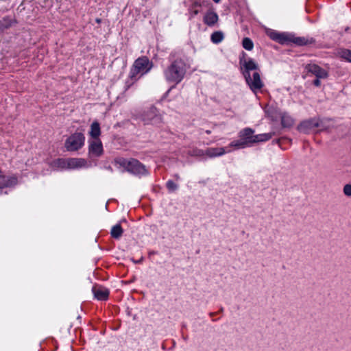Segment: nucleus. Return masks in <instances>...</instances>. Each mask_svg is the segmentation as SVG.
Instances as JSON below:
<instances>
[{
	"instance_id": "f257e3e1",
	"label": "nucleus",
	"mask_w": 351,
	"mask_h": 351,
	"mask_svg": "<svg viewBox=\"0 0 351 351\" xmlns=\"http://www.w3.org/2000/svg\"><path fill=\"white\" fill-rule=\"evenodd\" d=\"M173 53L170 54L171 64L164 70V75L167 82L177 84L184 79L187 67L182 58L173 59Z\"/></svg>"
},
{
	"instance_id": "f03ea898",
	"label": "nucleus",
	"mask_w": 351,
	"mask_h": 351,
	"mask_svg": "<svg viewBox=\"0 0 351 351\" xmlns=\"http://www.w3.org/2000/svg\"><path fill=\"white\" fill-rule=\"evenodd\" d=\"M239 140L233 141L229 146L234 147L236 149H243L252 145L254 143L263 141V134L255 135L254 131L250 128L241 130L239 133Z\"/></svg>"
},
{
	"instance_id": "7ed1b4c3",
	"label": "nucleus",
	"mask_w": 351,
	"mask_h": 351,
	"mask_svg": "<svg viewBox=\"0 0 351 351\" xmlns=\"http://www.w3.org/2000/svg\"><path fill=\"white\" fill-rule=\"evenodd\" d=\"M114 162L120 167L125 168L127 171L134 175L142 176L148 174V171L145 166L136 159L117 158L114 160Z\"/></svg>"
},
{
	"instance_id": "20e7f679",
	"label": "nucleus",
	"mask_w": 351,
	"mask_h": 351,
	"mask_svg": "<svg viewBox=\"0 0 351 351\" xmlns=\"http://www.w3.org/2000/svg\"><path fill=\"white\" fill-rule=\"evenodd\" d=\"M267 117L272 121L278 125V119L281 120V127L282 128H289L292 127L295 123L294 119L287 112H278L276 108L272 106L268 109H265Z\"/></svg>"
},
{
	"instance_id": "39448f33",
	"label": "nucleus",
	"mask_w": 351,
	"mask_h": 351,
	"mask_svg": "<svg viewBox=\"0 0 351 351\" xmlns=\"http://www.w3.org/2000/svg\"><path fill=\"white\" fill-rule=\"evenodd\" d=\"M152 67V63L146 56L136 59L131 69L130 77L132 80H136V77L139 73L142 74L147 73Z\"/></svg>"
},
{
	"instance_id": "423d86ee",
	"label": "nucleus",
	"mask_w": 351,
	"mask_h": 351,
	"mask_svg": "<svg viewBox=\"0 0 351 351\" xmlns=\"http://www.w3.org/2000/svg\"><path fill=\"white\" fill-rule=\"evenodd\" d=\"M84 140L85 137L82 133H74L66 140L65 147L68 151H77L84 145Z\"/></svg>"
},
{
	"instance_id": "0eeeda50",
	"label": "nucleus",
	"mask_w": 351,
	"mask_h": 351,
	"mask_svg": "<svg viewBox=\"0 0 351 351\" xmlns=\"http://www.w3.org/2000/svg\"><path fill=\"white\" fill-rule=\"evenodd\" d=\"M246 54L243 52L242 56L239 58V64L243 75L245 80H250V71L257 70L258 64L251 58L245 59Z\"/></svg>"
},
{
	"instance_id": "6e6552de",
	"label": "nucleus",
	"mask_w": 351,
	"mask_h": 351,
	"mask_svg": "<svg viewBox=\"0 0 351 351\" xmlns=\"http://www.w3.org/2000/svg\"><path fill=\"white\" fill-rule=\"evenodd\" d=\"M142 120L145 124L158 125L162 123L161 115L158 114L156 107L152 106L142 115Z\"/></svg>"
},
{
	"instance_id": "1a4fd4ad",
	"label": "nucleus",
	"mask_w": 351,
	"mask_h": 351,
	"mask_svg": "<svg viewBox=\"0 0 351 351\" xmlns=\"http://www.w3.org/2000/svg\"><path fill=\"white\" fill-rule=\"evenodd\" d=\"M320 126V121L317 118L304 120L300 123L297 130L302 133L308 134L313 129Z\"/></svg>"
},
{
	"instance_id": "9d476101",
	"label": "nucleus",
	"mask_w": 351,
	"mask_h": 351,
	"mask_svg": "<svg viewBox=\"0 0 351 351\" xmlns=\"http://www.w3.org/2000/svg\"><path fill=\"white\" fill-rule=\"evenodd\" d=\"M103 146L99 139H95L89 141L88 157L90 158H97L103 154Z\"/></svg>"
},
{
	"instance_id": "9b49d317",
	"label": "nucleus",
	"mask_w": 351,
	"mask_h": 351,
	"mask_svg": "<svg viewBox=\"0 0 351 351\" xmlns=\"http://www.w3.org/2000/svg\"><path fill=\"white\" fill-rule=\"evenodd\" d=\"M305 69L308 72L315 75L317 78H326L328 76V73L317 64H308Z\"/></svg>"
},
{
	"instance_id": "f8f14e48",
	"label": "nucleus",
	"mask_w": 351,
	"mask_h": 351,
	"mask_svg": "<svg viewBox=\"0 0 351 351\" xmlns=\"http://www.w3.org/2000/svg\"><path fill=\"white\" fill-rule=\"evenodd\" d=\"M266 33L272 40L282 45L287 44V40L289 39V34L278 33L271 30H267Z\"/></svg>"
},
{
	"instance_id": "ddd939ff",
	"label": "nucleus",
	"mask_w": 351,
	"mask_h": 351,
	"mask_svg": "<svg viewBox=\"0 0 351 351\" xmlns=\"http://www.w3.org/2000/svg\"><path fill=\"white\" fill-rule=\"evenodd\" d=\"M92 291L95 298L99 300H106L108 298L109 291L104 287L93 286Z\"/></svg>"
},
{
	"instance_id": "4468645a",
	"label": "nucleus",
	"mask_w": 351,
	"mask_h": 351,
	"mask_svg": "<svg viewBox=\"0 0 351 351\" xmlns=\"http://www.w3.org/2000/svg\"><path fill=\"white\" fill-rule=\"evenodd\" d=\"M245 81L254 92L262 87L261 77L257 72L253 73V79L250 77V80H245Z\"/></svg>"
},
{
	"instance_id": "2eb2a0df",
	"label": "nucleus",
	"mask_w": 351,
	"mask_h": 351,
	"mask_svg": "<svg viewBox=\"0 0 351 351\" xmlns=\"http://www.w3.org/2000/svg\"><path fill=\"white\" fill-rule=\"evenodd\" d=\"M68 169H77L87 166V162L84 158H68Z\"/></svg>"
},
{
	"instance_id": "dca6fc26",
	"label": "nucleus",
	"mask_w": 351,
	"mask_h": 351,
	"mask_svg": "<svg viewBox=\"0 0 351 351\" xmlns=\"http://www.w3.org/2000/svg\"><path fill=\"white\" fill-rule=\"evenodd\" d=\"M17 184V178L14 176L5 177L0 174V189L10 187Z\"/></svg>"
},
{
	"instance_id": "f3484780",
	"label": "nucleus",
	"mask_w": 351,
	"mask_h": 351,
	"mask_svg": "<svg viewBox=\"0 0 351 351\" xmlns=\"http://www.w3.org/2000/svg\"><path fill=\"white\" fill-rule=\"evenodd\" d=\"M226 152V151L225 150L224 147H210L205 150V156H207L210 158H213L222 156Z\"/></svg>"
},
{
	"instance_id": "a211bd4d",
	"label": "nucleus",
	"mask_w": 351,
	"mask_h": 351,
	"mask_svg": "<svg viewBox=\"0 0 351 351\" xmlns=\"http://www.w3.org/2000/svg\"><path fill=\"white\" fill-rule=\"evenodd\" d=\"M218 21V15L214 12H208L204 17V22L208 26L214 25Z\"/></svg>"
},
{
	"instance_id": "6ab92c4d",
	"label": "nucleus",
	"mask_w": 351,
	"mask_h": 351,
	"mask_svg": "<svg viewBox=\"0 0 351 351\" xmlns=\"http://www.w3.org/2000/svg\"><path fill=\"white\" fill-rule=\"evenodd\" d=\"M15 19L10 16H5L0 20V31H4L10 28L14 23H16Z\"/></svg>"
},
{
	"instance_id": "aec40b11",
	"label": "nucleus",
	"mask_w": 351,
	"mask_h": 351,
	"mask_svg": "<svg viewBox=\"0 0 351 351\" xmlns=\"http://www.w3.org/2000/svg\"><path fill=\"white\" fill-rule=\"evenodd\" d=\"M101 134L100 125L97 121H94L90 125V130L89 134L90 136L95 139H99V136Z\"/></svg>"
},
{
	"instance_id": "412c9836",
	"label": "nucleus",
	"mask_w": 351,
	"mask_h": 351,
	"mask_svg": "<svg viewBox=\"0 0 351 351\" xmlns=\"http://www.w3.org/2000/svg\"><path fill=\"white\" fill-rule=\"evenodd\" d=\"M291 43L302 46L306 44V40L304 38L295 37L293 35L289 34V39L287 40V44H289Z\"/></svg>"
},
{
	"instance_id": "4be33fe9",
	"label": "nucleus",
	"mask_w": 351,
	"mask_h": 351,
	"mask_svg": "<svg viewBox=\"0 0 351 351\" xmlns=\"http://www.w3.org/2000/svg\"><path fill=\"white\" fill-rule=\"evenodd\" d=\"M123 232V228L120 224L114 226L111 229V236L114 239H119Z\"/></svg>"
},
{
	"instance_id": "5701e85b",
	"label": "nucleus",
	"mask_w": 351,
	"mask_h": 351,
	"mask_svg": "<svg viewBox=\"0 0 351 351\" xmlns=\"http://www.w3.org/2000/svg\"><path fill=\"white\" fill-rule=\"evenodd\" d=\"M224 38V35L222 32L217 31L211 34V41L213 43L218 44L221 43Z\"/></svg>"
},
{
	"instance_id": "b1692460",
	"label": "nucleus",
	"mask_w": 351,
	"mask_h": 351,
	"mask_svg": "<svg viewBox=\"0 0 351 351\" xmlns=\"http://www.w3.org/2000/svg\"><path fill=\"white\" fill-rule=\"evenodd\" d=\"M68 159L58 158L52 162L53 167L61 169L68 168Z\"/></svg>"
},
{
	"instance_id": "393cba45",
	"label": "nucleus",
	"mask_w": 351,
	"mask_h": 351,
	"mask_svg": "<svg viewBox=\"0 0 351 351\" xmlns=\"http://www.w3.org/2000/svg\"><path fill=\"white\" fill-rule=\"evenodd\" d=\"M338 55L340 58L349 62H351V50L347 49H341L338 51Z\"/></svg>"
},
{
	"instance_id": "a878e982",
	"label": "nucleus",
	"mask_w": 351,
	"mask_h": 351,
	"mask_svg": "<svg viewBox=\"0 0 351 351\" xmlns=\"http://www.w3.org/2000/svg\"><path fill=\"white\" fill-rule=\"evenodd\" d=\"M187 154L191 156L204 157L205 156V151L195 147L189 150Z\"/></svg>"
},
{
	"instance_id": "bb28decb",
	"label": "nucleus",
	"mask_w": 351,
	"mask_h": 351,
	"mask_svg": "<svg viewBox=\"0 0 351 351\" xmlns=\"http://www.w3.org/2000/svg\"><path fill=\"white\" fill-rule=\"evenodd\" d=\"M243 47L248 51H250L254 47V44L252 40L249 38H244L242 41Z\"/></svg>"
},
{
	"instance_id": "cd10ccee",
	"label": "nucleus",
	"mask_w": 351,
	"mask_h": 351,
	"mask_svg": "<svg viewBox=\"0 0 351 351\" xmlns=\"http://www.w3.org/2000/svg\"><path fill=\"white\" fill-rule=\"evenodd\" d=\"M166 187L169 192H173L178 189V185L173 180H169L166 183Z\"/></svg>"
},
{
	"instance_id": "c85d7f7f",
	"label": "nucleus",
	"mask_w": 351,
	"mask_h": 351,
	"mask_svg": "<svg viewBox=\"0 0 351 351\" xmlns=\"http://www.w3.org/2000/svg\"><path fill=\"white\" fill-rule=\"evenodd\" d=\"M279 131H280V128L277 125L276 127L274 128L272 133L265 134V136H264L265 141L269 140L273 135H276V134H278Z\"/></svg>"
},
{
	"instance_id": "c756f323",
	"label": "nucleus",
	"mask_w": 351,
	"mask_h": 351,
	"mask_svg": "<svg viewBox=\"0 0 351 351\" xmlns=\"http://www.w3.org/2000/svg\"><path fill=\"white\" fill-rule=\"evenodd\" d=\"M343 193L348 197H351V184H348L344 186Z\"/></svg>"
},
{
	"instance_id": "7c9ffc66",
	"label": "nucleus",
	"mask_w": 351,
	"mask_h": 351,
	"mask_svg": "<svg viewBox=\"0 0 351 351\" xmlns=\"http://www.w3.org/2000/svg\"><path fill=\"white\" fill-rule=\"evenodd\" d=\"M201 6H202V3H201V2H200V1H195L192 3V5H191V9H194V8H195V9H196L197 8H198V7H201Z\"/></svg>"
},
{
	"instance_id": "2f4dec72",
	"label": "nucleus",
	"mask_w": 351,
	"mask_h": 351,
	"mask_svg": "<svg viewBox=\"0 0 351 351\" xmlns=\"http://www.w3.org/2000/svg\"><path fill=\"white\" fill-rule=\"evenodd\" d=\"M319 78H317L314 82H313V84L316 86H319L320 84H321V82L320 80H319Z\"/></svg>"
},
{
	"instance_id": "473e14b6",
	"label": "nucleus",
	"mask_w": 351,
	"mask_h": 351,
	"mask_svg": "<svg viewBox=\"0 0 351 351\" xmlns=\"http://www.w3.org/2000/svg\"><path fill=\"white\" fill-rule=\"evenodd\" d=\"M191 10L192 11V16L194 15L198 14L199 10L197 9L194 8V9H191Z\"/></svg>"
},
{
	"instance_id": "72a5a7b5",
	"label": "nucleus",
	"mask_w": 351,
	"mask_h": 351,
	"mask_svg": "<svg viewBox=\"0 0 351 351\" xmlns=\"http://www.w3.org/2000/svg\"><path fill=\"white\" fill-rule=\"evenodd\" d=\"M174 177H175V178H176V180H179V179H180V176H179V175H178V174H176V175L174 176Z\"/></svg>"
},
{
	"instance_id": "f704fd0d",
	"label": "nucleus",
	"mask_w": 351,
	"mask_h": 351,
	"mask_svg": "<svg viewBox=\"0 0 351 351\" xmlns=\"http://www.w3.org/2000/svg\"><path fill=\"white\" fill-rule=\"evenodd\" d=\"M206 133L208 134H210L211 133V131L210 130H206Z\"/></svg>"
},
{
	"instance_id": "c9c22d12",
	"label": "nucleus",
	"mask_w": 351,
	"mask_h": 351,
	"mask_svg": "<svg viewBox=\"0 0 351 351\" xmlns=\"http://www.w3.org/2000/svg\"><path fill=\"white\" fill-rule=\"evenodd\" d=\"M216 313H210V316H214L215 315Z\"/></svg>"
},
{
	"instance_id": "e433bc0d",
	"label": "nucleus",
	"mask_w": 351,
	"mask_h": 351,
	"mask_svg": "<svg viewBox=\"0 0 351 351\" xmlns=\"http://www.w3.org/2000/svg\"><path fill=\"white\" fill-rule=\"evenodd\" d=\"M107 169L108 170L112 171V167L110 166H108Z\"/></svg>"
},
{
	"instance_id": "4c0bfd02",
	"label": "nucleus",
	"mask_w": 351,
	"mask_h": 351,
	"mask_svg": "<svg viewBox=\"0 0 351 351\" xmlns=\"http://www.w3.org/2000/svg\"><path fill=\"white\" fill-rule=\"evenodd\" d=\"M221 0H213L214 2L215 3H219Z\"/></svg>"
},
{
	"instance_id": "58836bf2",
	"label": "nucleus",
	"mask_w": 351,
	"mask_h": 351,
	"mask_svg": "<svg viewBox=\"0 0 351 351\" xmlns=\"http://www.w3.org/2000/svg\"><path fill=\"white\" fill-rule=\"evenodd\" d=\"M174 88V86H172L170 89H169L168 92L171 91V90Z\"/></svg>"
},
{
	"instance_id": "ea45409f",
	"label": "nucleus",
	"mask_w": 351,
	"mask_h": 351,
	"mask_svg": "<svg viewBox=\"0 0 351 351\" xmlns=\"http://www.w3.org/2000/svg\"><path fill=\"white\" fill-rule=\"evenodd\" d=\"M223 308H221V309L219 310V312H222L223 311Z\"/></svg>"
},
{
	"instance_id": "a19ab883",
	"label": "nucleus",
	"mask_w": 351,
	"mask_h": 351,
	"mask_svg": "<svg viewBox=\"0 0 351 351\" xmlns=\"http://www.w3.org/2000/svg\"><path fill=\"white\" fill-rule=\"evenodd\" d=\"M96 21H97V23L100 22V19H97Z\"/></svg>"
}]
</instances>
